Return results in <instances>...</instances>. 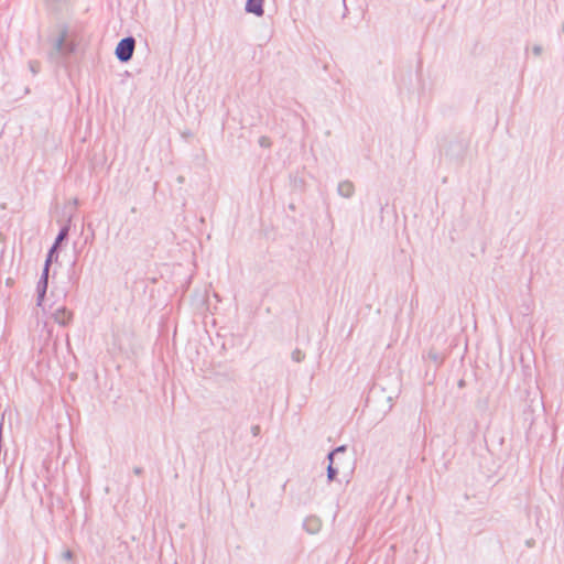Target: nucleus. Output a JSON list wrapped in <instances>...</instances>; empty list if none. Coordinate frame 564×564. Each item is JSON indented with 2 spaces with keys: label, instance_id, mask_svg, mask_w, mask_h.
Listing matches in <instances>:
<instances>
[{
  "label": "nucleus",
  "instance_id": "1",
  "mask_svg": "<svg viewBox=\"0 0 564 564\" xmlns=\"http://www.w3.org/2000/svg\"><path fill=\"white\" fill-rule=\"evenodd\" d=\"M134 47L135 40L133 36L121 39L115 50L117 59L121 63H128L133 56Z\"/></svg>",
  "mask_w": 564,
  "mask_h": 564
},
{
  "label": "nucleus",
  "instance_id": "2",
  "mask_svg": "<svg viewBox=\"0 0 564 564\" xmlns=\"http://www.w3.org/2000/svg\"><path fill=\"white\" fill-rule=\"evenodd\" d=\"M67 37V28H64L59 34V36L54 42V52L51 53L53 57L55 54L61 56H67L72 54L75 50V45L70 42H66Z\"/></svg>",
  "mask_w": 564,
  "mask_h": 564
},
{
  "label": "nucleus",
  "instance_id": "3",
  "mask_svg": "<svg viewBox=\"0 0 564 564\" xmlns=\"http://www.w3.org/2000/svg\"><path fill=\"white\" fill-rule=\"evenodd\" d=\"M52 318L61 326H67L73 321V312L65 306H58L52 312Z\"/></svg>",
  "mask_w": 564,
  "mask_h": 564
},
{
  "label": "nucleus",
  "instance_id": "4",
  "mask_svg": "<svg viewBox=\"0 0 564 564\" xmlns=\"http://www.w3.org/2000/svg\"><path fill=\"white\" fill-rule=\"evenodd\" d=\"M48 274H50V271L42 270V274L36 284V293H37L36 305L37 306H41L45 299L47 286H48Z\"/></svg>",
  "mask_w": 564,
  "mask_h": 564
},
{
  "label": "nucleus",
  "instance_id": "5",
  "mask_svg": "<svg viewBox=\"0 0 564 564\" xmlns=\"http://www.w3.org/2000/svg\"><path fill=\"white\" fill-rule=\"evenodd\" d=\"M263 2L264 0H247L245 11L260 18L264 14Z\"/></svg>",
  "mask_w": 564,
  "mask_h": 564
},
{
  "label": "nucleus",
  "instance_id": "6",
  "mask_svg": "<svg viewBox=\"0 0 564 564\" xmlns=\"http://www.w3.org/2000/svg\"><path fill=\"white\" fill-rule=\"evenodd\" d=\"M337 194L344 198H350L355 194V185L351 181H341L337 186Z\"/></svg>",
  "mask_w": 564,
  "mask_h": 564
},
{
  "label": "nucleus",
  "instance_id": "7",
  "mask_svg": "<svg viewBox=\"0 0 564 564\" xmlns=\"http://www.w3.org/2000/svg\"><path fill=\"white\" fill-rule=\"evenodd\" d=\"M57 260H58V248H56L55 246H52L46 254L43 270L50 271V268H51V264L53 263V261H57Z\"/></svg>",
  "mask_w": 564,
  "mask_h": 564
},
{
  "label": "nucleus",
  "instance_id": "8",
  "mask_svg": "<svg viewBox=\"0 0 564 564\" xmlns=\"http://www.w3.org/2000/svg\"><path fill=\"white\" fill-rule=\"evenodd\" d=\"M303 528L311 534L319 531L321 522L317 518H307L303 522Z\"/></svg>",
  "mask_w": 564,
  "mask_h": 564
},
{
  "label": "nucleus",
  "instance_id": "9",
  "mask_svg": "<svg viewBox=\"0 0 564 564\" xmlns=\"http://www.w3.org/2000/svg\"><path fill=\"white\" fill-rule=\"evenodd\" d=\"M68 234H69V225H64V226L59 229V231H58V234H57V236H56V238H55V240H54L53 246H55L56 248H59L61 243H62L65 239H67Z\"/></svg>",
  "mask_w": 564,
  "mask_h": 564
},
{
  "label": "nucleus",
  "instance_id": "10",
  "mask_svg": "<svg viewBox=\"0 0 564 564\" xmlns=\"http://www.w3.org/2000/svg\"><path fill=\"white\" fill-rule=\"evenodd\" d=\"M338 475V469L334 466V460H328L327 466V480L328 482L334 481Z\"/></svg>",
  "mask_w": 564,
  "mask_h": 564
},
{
  "label": "nucleus",
  "instance_id": "11",
  "mask_svg": "<svg viewBox=\"0 0 564 564\" xmlns=\"http://www.w3.org/2000/svg\"><path fill=\"white\" fill-rule=\"evenodd\" d=\"M291 357H292L293 361L301 362V361L304 360L305 354L302 350H300L299 348H296V349H294L292 351V356Z\"/></svg>",
  "mask_w": 564,
  "mask_h": 564
},
{
  "label": "nucleus",
  "instance_id": "12",
  "mask_svg": "<svg viewBox=\"0 0 564 564\" xmlns=\"http://www.w3.org/2000/svg\"><path fill=\"white\" fill-rule=\"evenodd\" d=\"M346 452V446L345 445H340L338 447H336L335 449H333L332 452L328 453L327 455V459L328 460H334V456L337 455L338 453H345Z\"/></svg>",
  "mask_w": 564,
  "mask_h": 564
},
{
  "label": "nucleus",
  "instance_id": "13",
  "mask_svg": "<svg viewBox=\"0 0 564 564\" xmlns=\"http://www.w3.org/2000/svg\"><path fill=\"white\" fill-rule=\"evenodd\" d=\"M258 143L262 148H270L272 144L271 140L265 135L260 137Z\"/></svg>",
  "mask_w": 564,
  "mask_h": 564
},
{
  "label": "nucleus",
  "instance_id": "14",
  "mask_svg": "<svg viewBox=\"0 0 564 564\" xmlns=\"http://www.w3.org/2000/svg\"><path fill=\"white\" fill-rule=\"evenodd\" d=\"M62 558L64 561H72L74 558V553L70 551V550H65L63 553H62Z\"/></svg>",
  "mask_w": 564,
  "mask_h": 564
},
{
  "label": "nucleus",
  "instance_id": "15",
  "mask_svg": "<svg viewBox=\"0 0 564 564\" xmlns=\"http://www.w3.org/2000/svg\"><path fill=\"white\" fill-rule=\"evenodd\" d=\"M429 358H431L436 364H441L442 362V358L438 356L437 352L430 351L429 352Z\"/></svg>",
  "mask_w": 564,
  "mask_h": 564
},
{
  "label": "nucleus",
  "instance_id": "16",
  "mask_svg": "<svg viewBox=\"0 0 564 564\" xmlns=\"http://www.w3.org/2000/svg\"><path fill=\"white\" fill-rule=\"evenodd\" d=\"M543 52V47L540 45V44H535L533 45L532 47V53L535 55V56H540Z\"/></svg>",
  "mask_w": 564,
  "mask_h": 564
},
{
  "label": "nucleus",
  "instance_id": "17",
  "mask_svg": "<svg viewBox=\"0 0 564 564\" xmlns=\"http://www.w3.org/2000/svg\"><path fill=\"white\" fill-rule=\"evenodd\" d=\"M260 431H261V429H260V426H259V425H252V426H251V434H252L254 437L259 436Z\"/></svg>",
  "mask_w": 564,
  "mask_h": 564
},
{
  "label": "nucleus",
  "instance_id": "18",
  "mask_svg": "<svg viewBox=\"0 0 564 564\" xmlns=\"http://www.w3.org/2000/svg\"><path fill=\"white\" fill-rule=\"evenodd\" d=\"M142 473H143V468L142 467L137 466V467L133 468V474L134 475L139 476Z\"/></svg>",
  "mask_w": 564,
  "mask_h": 564
},
{
  "label": "nucleus",
  "instance_id": "19",
  "mask_svg": "<svg viewBox=\"0 0 564 564\" xmlns=\"http://www.w3.org/2000/svg\"><path fill=\"white\" fill-rule=\"evenodd\" d=\"M177 180H178L180 183L183 182V177L182 176H180Z\"/></svg>",
  "mask_w": 564,
  "mask_h": 564
}]
</instances>
